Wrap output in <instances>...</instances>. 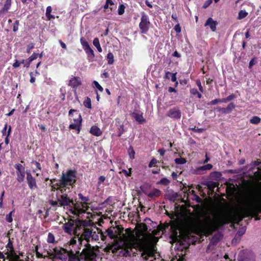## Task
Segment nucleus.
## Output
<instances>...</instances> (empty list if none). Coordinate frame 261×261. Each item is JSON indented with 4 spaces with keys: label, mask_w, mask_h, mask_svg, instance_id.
Returning <instances> with one entry per match:
<instances>
[{
    "label": "nucleus",
    "mask_w": 261,
    "mask_h": 261,
    "mask_svg": "<svg viewBox=\"0 0 261 261\" xmlns=\"http://www.w3.org/2000/svg\"><path fill=\"white\" fill-rule=\"evenodd\" d=\"M259 210L257 200L249 197L244 200L239 212L227 210L204 215L189 211L182 212L177 216L176 226L186 235L191 232L210 234L220 226L234 221L237 216L240 222L246 216L256 215Z\"/></svg>",
    "instance_id": "f257e3e1"
},
{
    "label": "nucleus",
    "mask_w": 261,
    "mask_h": 261,
    "mask_svg": "<svg viewBox=\"0 0 261 261\" xmlns=\"http://www.w3.org/2000/svg\"><path fill=\"white\" fill-rule=\"evenodd\" d=\"M147 230V226L144 223L138 224L135 232L128 228L123 233V228L119 226L111 227L106 232L110 238L114 239V243L107 246L104 250L107 253H115L122 246H127L130 248H138L142 251L143 258L153 261L159 256L154 245L158 238L148 233Z\"/></svg>",
    "instance_id": "f03ea898"
},
{
    "label": "nucleus",
    "mask_w": 261,
    "mask_h": 261,
    "mask_svg": "<svg viewBox=\"0 0 261 261\" xmlns=\"http://www.w3.org/2000/svg\"><path fill=\"white\" fill-rule=\"evenodd\" d=\"M55 179H51V187L54 190L53 196L55 195V199L49 200V204L55 209L57 207L61 206H68L71 214L78 217L86 214V218L89 219L93 218L94 215L89 211L90 208L88 203L89 199L84 197L82 194H79V198L82 200L81 202L74 203L73 201L68 198L66 193L70 190L76 181V172L74 170H69L66 173H63L60 179L54 184Z\"/></svg>",
    "instance_id": "7ed1b4c3"
},
{
    "label": "nucleus",
    "mask_w": 261,
    "mask_h": 261,
    "mask_svg": "<svg viewBox=\"0 0 261 261\" xmlns=\"http://www.w3.org/2000/svg\"><path fill=\"white\" fill-rule=\"evenodd\" d=\"M76 239H70L65 245L66 249L56 248L54 250L55 258L63 261H97L96 253L91 249H83L80 254V245Z\"/></svg>",
    "instance_id": "20e7f679"
},
{
    "label": "nucleus",
    "mask_w": 261,
    "mask_h": 261,
    "mask_svg": "<svg viewBox=\"0 0 261 261\" xmlns=\"http://www.w3.org/2000/svg\"><path fill=\"white\" fill-rule=\"evenodd\" d=\"M76 225L80 227L81 232H78L76 236L71 239L77 240L80 245V250L83 244L87 247L89 242L98 240L99 233L92 228V222L90 220H78Z\"/></svg>",
    "instance_id": "39448f33"
},
{
    "label": "nucleus",
    "mask_w": 261,
    "mask_h": 261,
    "mask_svg": "<svg viewBox=\"0 0 261 261\" xmlns=\"http://www.w3.org/2000/svg\"><path fill=\"white\" fill-rule=\"evenodd\" d=\"M73 112H74L75 114H73L72 116L73 118L71 120V124L69 125V128L70 129H77L79 132L82 121V117L80 113H77L75 110L72 109L69 111V115L71 116Z\"/></svg>",
    "instance_id": "423d86ee"
},
{
    "label": "nucleus",
    "mask_w": 261,
    "mask_h": 261,
    "mask_svg": "<svg viewBox=\"0 0 261 261\" xmlns=\"http://www.w3.org/2000/svg\"><path fill=\"white\" fill-rule=\"evenodd\" d=\"M7 247L8 248L7 251L5 253L7 255L6 257H5V255L3 253L0 252V259H3V261H20L19 257L13 252L12 244L9 243Z\"/></svg>",
    "instance_id": "0eeeda50"
},
{
    "label": "nucleus",
    "mask_w": 261,
    "mask_h": 261,
    "mask_svg": "<svg viewBox=\"0 0 261 261\" xmlns=\"http://www.w3.org/2000/svg\"><path fill=\"white\" fill-rule=\"evenodd\" d=\"M77 221L74 223L73 221L70 220L66 223L63 227L65 232L70 234H74L76 236L78 232L80 231V227L76 225Z\"/></svg>",
    "instance_id": "6e6552de"
},
{
    "label": "nucleus",
    "mask_w": 261,
    "mask_h": 261,
    "mask_svg": "<svg viewBox=\"0 0 261 261\" xmlns=\"http://www.w3.org/2000/svg\"><path fill=\"white\" fill-rule=\"evenodd\" d=\"M149 25L150 22L148 16L146 15L145 13H142L141 21L139 23V28L141 30V32L143 33H146L149 29Z\"/></svg>",
    "instance_id": "1a4fd4ad"
},
{
    "label": "nucleus",
    "mask_w": 261,
    "mask_h": 261,
    "mask_svg": "<svg viewBox=\"0 0 261 261\" xmlns=\"http://www.w3.org/2000/svg\"><path fill=\"white\" fill-rule=\"evenodd\" d=\"M15 168L16 169V174L17 176L16 179L18 182L21 183L24 180L25 171L24 166L20 164H17L15 165Z\"/></svg>",
    "instance_id": "9d476101"
},
{
    "label": "nucleus",
    "mask_w": 261,
    "mask_h": 261,
    "mask_svg": "<svg viewBox=\"0 0 261 261\" xmlns=\"http://www.w3.org/2000/svg\"><path fill=\"white\" fill-rule=\"evenodd\" d=\"M80 42L82 45L83 48L87 54L88 57L93 59L95 56L93 50L90 46L88 42L84 37L81 38Z\"/></svg>",
    "instance_id": "9b49d317"
},
{
    "label": "nucleus",
    "mask_w": 261,
    "mask_h": 261,
    "mask_svg": "<svg viewBox=\"0 0 261 261\" xmlns=\"http://www.w3.org/2000/svg\"><path fill=\"white\" fill-rule=\"evenodd\" d=\"M82 84V81L81 77L72 76L69 80L68 85L74 90V93H76L77 88Z\"/></svg>",
    "instance_id": "f8f14e48"
},
{
    "label": "nucleus",
    "mask_w": 261,
    "mask_h": 261,
    "mask_svg": "<svg viewBox=\"0 0 261 261\" xmlns=\"http://www.w3.org/2000/svg\"><path fill=\"white\" fill-rule=\"evenodd\" d=\"M167 115L172 119H179L180 118L181 114L178 108H173L168 111Z\"/></svg>",
    "instance_id": "ddd939ff"
},
{
    "label": "nucleus",
    "mask_w": 261,
    "mask_h": 261,
    "mask_svg": "<svg viewBox=\"0 0 261 261\" xmlns=\"http://www.w3.org/2000/svg\"><path fill=\"white\" fill-rule=\"evenodd\" d=\"M27 180L30 189L33 190L37 188V184L36 179L32 176L30 171H27Z\"/></svg>",
    "instance_id": "4468645a"
},
{
    "label": "nucleus",
    "mask_w": 261,
    "mask_h": 261,
    "mask_svg": "<svg viewBox=\"0 0 261 261\" xmlns=\"http://www.w3.org/2000/svg\"><path fill=\"white\" fill-rule=\"evenodd\" d=\"M132 117L139 123L145 122V119L143 116V113L141 112H133L131 114Z\"/></svg>",
    "instance_id": "2eb2a0df"
},
{
    "label": "nucleus",
    "mask_w": 261,
    "mask_h": 261,
    "mask_svg": "<svg viewBox=\"0 0 261 261\" xmlns=\"http://www.w3.org/2000/svg\"><path fill=\"white\" fill-rule=\"evenodd\" d=\"M217 25V22L212 18L210 17L207 19L204 25L208 26L213 32H215L216 30Z\"/></svg>",
    "instance_id": "dca6fc26"
},
{
    "label": "nucleus",
    "mask_w": 261,
    "mask_h": 261,
    "mask_svg": "<svg viewBox=\"0 0 261 261\" xmlns=\"http://www.w3.org/2000/svg\"><path fill=\"white\" fill-rule=\"evenodd\" d=\"M222 238V236L220 233H217L215 234L212 238L210 245H208L206 251L208 252L210 248L212 245H215Z\"/></svg>",
    "instance_id": "f3484780"
},
{
    "label": "nucleus",
    "mask_w": 261,
    "mask_h": 261,
    "mask_svg": "<svg viewBox=\"0 0 261 261\" xmlns=\"http://www.w3.org/2000/svg\"><path fill=\"white\" fill-rule=\"evenodd\" d=\"M90 132L95 136H100L102 134L100 129L96 126H93L91 127Z\"/></svg>",
    "instance_id": "a211bd4d"
},
{
    "label": "nucleus",
    "mask_w": 261,
    "mask_h": 261,
    "mask_svg": "<svg viewBox=\"0 0 261 261\" xmlns=\"http://www.w3.org/2000/svg\"><path fill=\"white\" fill-rule=\"evenodd\" d=\"M38 56V54L36 53H33L30 57H29L25 61V64L24 65V67L27 68H29L31 63L36 59Z\"/></svg>",
    "instance_id": "6ab92c4d"
},
{
    "label": "nucleus",
    "mask_w": 261,
    "mask_h": 261,
    "mask_svg": "<svg viewBox=\"0 0 261 261\" xmlns=\"http://www.w3.org/2000/svg\"><path fill=\"white\" fill-rule=\"evenodd\" d=\"M11 6V0H6L3 8L1 10V13H4L8 11Z\"/></svg>",
    "instance_id": "aec40b11"
},
{
    "label": "nucleus",
    "mask_w": 261,
    "mask_h": 261,
    "mask_svg": "<svg viewBox=\"0 0 261 261\" xmlns=\"http://www.w3.org/2000/svg\"><path fill=\"white\" fill-rule=\"evenodd\" d=\"M93 44L94 46L97 48L98 52L101 53L102 51V49L100 46L98 38H95L93 41Z\"/></svg>",
    "instance_id": "412c9836"
},
{
    "label": "nucleus",
    "mask_w": 261,
    "mask_h": 261,
    "mask_svg": "<svg viewBox=\"0 0 261 261\" xmlns=\"http://www.w3.org/2000/svg\"><path fill=\"white\" fill-rule=\"evenodd\" d=\"M248 13L245 10H241L239 11L238 16V19L241 20L245 18Z\"/></svg>",
    "instance_id": "4be33fe9"
},
{
    "label": "nucleus",
    "mask_w": 261,
    "mask_h": 261,
    "mask_svg": "<svg viewBox=\"0 0 261 261\" xmlns=\"http://www.w3.org/2000/svg\"><path fill=\"white\" fill-rule=\"evenodd\" d=\"M235 105L233 103H229L226 108L223 109V112L226 113H230L234 108Z\"/></svg>",
    "instance_id": "5701e85b"
},
{
    "label": "nucleus",
    "mask_w": 261,
    "mask_h": 261,
    "mask_svg": "<svg viewBox=\"0 0 261 261\" xmlns=\"http://www.w3.org/2000/svg\"><path fill=\"white\" fill-rule=\"evenodd\" d=\"M108 63L109 64H112L114 63V56L112 53H109L107 56Z\"/></svg>",
    "instance_id": "b1692460"
},
{
    "label": "nucleus",
    "mask_w": 261,
    "mask_h": 261,
    "mask_svg": "<svg viewBox=\"0 0 261 261\" xmlns=\"http://www.w3.org/2000/svg\"><path fill=\"white\" fill-rule=\"evenodd\" d=\"M128 155H129V158L131 159L132 160L134 159L135 152L132 146H130L128 148Z\"/></svg>",
    "instance_id": "393cba45"
},
{
    "label": "nucleus",
    "mask_w": 261,
    "mask_h": 261,
    "mask_svg": "<svg viewBox=\"0 0 261 261\" xmlns=\"http://www.w3.org/2000/svg\"><path fill=\"white\" fill-rule=\"evenodd\" d=\"M84 105L88 109H91V99L89 97H87L84 101Z\"/></svg>",
    "instance_id": "a878e982"
},
{
    "label": "nucleus",
    "mask_w": 261,
    "mask_h": 261,
    "mask_svg": "<svg viewBox=\"0 0 261 261\" xmlns=\"http://www.w3.org/2000/svg\"><path fill=\"white\" fill-rule=\"evenodd\" d=\"M175 162L176 164H184L187 162V160L185 158H179L175 159Z\"/></svg>",
    "instance_id": "bb28decb"
},
{
    "label": "nucleus",
    "mask_w": 261,
    "mask_h": 261,
    "mask_svg": "<svg viewBox=\"0 0 261 261\" xmlns=\"http://www.w3.org/2000/svg\"><path fill=\"white\" fill-rule=\"evenodd\" d=\"M260 121V118L257 116H253L250 120V122L252 124H258Z\"/></svg>",
    "instance_id": "cd10ccee"
},
{
    "label": "nucleus",
    "mask_w": 261,
    "mask_h": 261,
    "mask_svg": "<svg viewBox=\"0 0 261 261\" xmlns=\"http://www.w3.org/2000/svg\"><path fill=\"white\" fill-rule=\"evenodd\" d=\"M47 241L49 243H54L55 242V237L50 232L48 234Z\"/></svg>",
    "instance_id": "c85d7f7f"
},
{
    "label": "nucleus",
    "mask_w": 261,
    "mask_h": 261,
    "mask_svg": "<svg viewBox=\"0 0 261 261\" xmlns=\"http://www.w3.org/2000/svg\"><path fill=\"white\" fill-rule=\"evenodd\" d=\"M161 194L160 191L159 190H155L149 193V196L151 197H153L154 196L156 197L159 196Z\"/></svg>",
    "instance_id": "c756f323"
},
{
    "label": "nucleus",
    "mask_w": 261,
    "mask_h": 261,
    "mask_svg": "<svg viewBox=\"0 0 261 261\" xmlns=\"http://www.w3.org/2000/svg\"><path fill=\"white\" fill-rule=\"evenodd\" d=\"M14 212V210H13L6 215V219L8 222H11L13 221L12 214Z\"/></svg>",
    "instance_id": "7c9ffc66"
},
{
    "label": "nucleus",
    "mask_w": 261,
    "mask_h": 261,
    "mask_svg": "<svg viewBox=\"0 0 261 261\" xmlns=\"http://www.w3.org/2000/svg\"><path fill=\"white\" fill-rule=\"evenodd\" d=\"M125 6L121 4L119 6L118 9V13L119 15H122L124 13Z\"/></svg>",
    "instance_id": "2f4dec72"
},
{
    "label": "nucleus",
    "mask_w": 261,
    "mask_h": 261,
    "mask_svg": "<svg viewBox=\"0 0 261 261\" xmlns=\"http://www.w3.org/2000/svg\"><path fill=\"white\" fill-rule=\"evenodd\" d=\"M93 84L94 85L95 87L100 91L102 92L103 91V88L99 85V84L96 81H94L93 82Z\"/></svg>",
    "instance_id": "473e14b6"
},
{
    "label": "nucleus",
    "mask_w": 261,
    "mask_h": 261,
    "mask_svg": "<svg viewBox=\"0 0 261 261\" xmlns=\"http://www.w3.org/2000/svg\"><path fill=\"white\" fill-rule=\"evenodd\" d=\"M114 5V3L112 0H106V3L103 6L105 9H107L109 8V6H112Z\"/></svg>",
    "instance_id": "72a5a7b5"
},
{
    "label": "nucleus",
    "mask_w": 261,
    "mask_h": 261,
    "mask_svg": "<svg viewBox=\"0 0 261 261\" xmlns=\"http://www.w3.org/2000/svg\"><path fill=\"white\" fill-rule=\"evenodd\" d=\"M212 167H213V166L211 164H206L205 165L202 166L200 168V169L203 170H210L212 168Z\"/></svg>",
    "instance_id": "f704fd0d"
},
{
    "label": "nucleus",
    "mask_w": 261,
    "mask_h": 261,
    "mask_svg": "<svg viewBox=\"0 0 261 261\" xmlns=\"http://www.w3.org/2000/svg\"><path fill=\"white\" fill-rule=\"evenodd\" d=\"M19 21L18 20L15 21L13 26V31L16 32L18 30Z\"/></svg>",
    "instance_id": "c9c22d12"
},
{
    "label": "nucleus",
    "mask_w": 261,
    "mask_h": 261,
    "mask_svg": "<svg viewBox=\"0 0 261 261\" xmlns=\"http://www.w3.org/2000/svg\"><path fill=\"white\" fill-rule=\"evenodd\" d=\"M157 162H158V161L155 159H154V158L152 159V160H151V161L150 162V163L148 165V167L149 168H151L152 167L154 166V165L157 163Z\"/></svg>",
    "instance_id": "e433bc0d"
},
{
    "label": "nucleus",
    "mask_w": 261,
    "mask_h": 261,
    "mask_svg": "<svg viewBox=\"0 0 261 261\" xmlns=\"http://www.w3.org/2000/svg\"><path fill=\"white\" fill-rule=\"evenodd\" d=\"M176 73H172L171 75V79L172 82H175V85L177 86L178 84V82L176 81Z\"/></svg>",
    "instance_id": "4c0bfd02"
},
{
    "label": "nucleus",
    "mask_w": 261,
    "mask_h": 261,
    "mask_svg": "<svg viewBox=\"0 0 261 261\" xmlns=\"http://www.w3.org/2000/svg\"><path fill=\"white\" fill-rule=\"evenodd\" d=\"M30 82L31 83H34L36 81V79H35L36 74H34V73L33 72H31V73H30Z\"/></svg>",
    "instance_id": "58836bf2"
},
{
    "label": "nucleus",
    "mask_w": 261,
    "mask_h": 261,
    "mask_svg": "<svg viewBox=\"0 0 261 261\" xmlns=\"http://www.w3.org/2000/svg\"><path fill=\"white\" fill-rule=\"evenodd\" d=\"M131 170L132 169L130 168L129 169V171H127L125 169H123L120 172V173H123L126 176H129L131 175Z\"/></svg>",
    "instance_id": "ea45409f"
},
{
    "label": "nucleus",
    "mask_w": 261,
    "mask_h": 261,
    "mask_svg": "<svg viewBox=\"0 0 261 261\" xmlns=\"http://www.w3.org/2000/svg\"><path fill=\"white\" fill-rule=\"evenodd\" d=\"M256 63V59L255 58L252 59L249 63V68H251Z\"/></svg>",
    "instance_id": "a19ab883"
},
{
    "label": "nucleus",
    "mask_w": 261,
    "mask_h": 261,
    "mask_svg": "<svg viewBox=\"0 0 261 261\" xmlns=\"http://www.w3.org/2000/svg\"><path fill=\"white\" fill-rule=\"evenodd\" d=\"M34 47V45L33 43L30 44L27 46V51L28 53H30L31 50L33 49Z\"/></svg>",
    "instance_id": "79ce46f5"
},
{
    "label": "nucleus",
    "mask_w": 261,
    "mask_h": 261,
    "mask_svg": "<svg viewBox=\"0 0 261 261\" xmlns=\"http://www.w3.org/2000/svg\"><path fill=\"white\" fill-rule=\"evenodd\" d=\"M52 11V8H51V6H48L47 8H46V16H48V15L50 14H51V12Z\"/></svg>",
    "instance_id": "37998d69"
},
{
    "label": "nucleus",
    "mask_w": 261,
    "mask_h": 261,
    "mask_svg": "<svg viewBox=\"0 0 261 261\" xmlns=\"http://www.w3.org/2000/svg\"><path fill=\"white\" fill-rule=\"evenodd\" d=\"M7 128H8V124H6L5 126H4V127L3 128V129L2 131V133L3 136H6L7 135L6 131H7Z\"/></svg>",
    "instance_id": "c03bdc74"
},
{
    "label": "nucleus",
    "mask_w": 261,
    "mask_h": 261,
    "mask_svg": "<svg viewBox=\"0 0 261 261\" xmlns=\"http://www.w3.org/2000/svg\"><path fill=\"white\" fill-rule=\"evenodd\" d=\"M196 83H197V85L199 88V90L201 92H203V88L202 87V85H201V82L200 81H197L196 82Z\"/></svg>",
    "instance_id": "a18cd8bd"
},
{
    "label": "nucleus",
    "mask_w": 261,
    "mask_h": 261,
    "mask_svg": "<svg viewBox=\"0 0 261 261\" xmlns=\"http://www.w3.org/2000/svg\"><path fill=\"white\" fill-rule=\"evenodd\" d=\"M32 163L33 164H34L35 165V166L36 167V168H38L39 170H41V167L40 164L38 162H36V161H33L32 162Z\"/></svg>",
    "instance_id": "49530a36"
},
{
    "label": "nucleus",
    "mask_w": 261,
    "mask_h": 261,
    "mask_svg": "<svg viewBox=\"0 0 261 261\" xmlns=\"http://www.w3.org/2000/svg\"><path fill=\"white\" fill-rule=\"evenodd\" d=\"M20 65V63L18 60H16L15 62L13 64V67L14 68L18 67Z\"/></svg>",
    "instance_id": "de8ad7c7"
},
{
    "label": "nucleus",
    "mask_w": 261,
    "mask_h": 261,
    "mask_svg": "<svg viewBox=\"0 0 261 261\" xmlns=\"http://www.w3.org/2000/svg\"><path fill=\"white\" fill-rule=\"evenodd\" d=\"M123 125H121L119 128V133L118 134V136L120 137L121 136V135L122 134L123 132Z\"/></svg>",
    "instance_id": "09e8293b"
},
{
    "label": "nucleus",
    "mask_w": 261,
    "mask_h": 261,
    "mask_svg": "<svg viewBox=\"0 0 261 261\" xmlns=\"http://www.w3.org/2000/svg\"><path fill=\"white\" fill-rule=\"evenodd\" d=\"M174 30L176 33H180L181 29L179 24H176L174 27Z\"/></svg>",
    "instance_id": "8fccbe9b"
},
{
    "label": "nucleus",
    "mask_w": 261,
    "mask_h": 261,
    "mask_svg": "<svg viewBox=\"0 0 261 261\" xmlns=\"http://www.w3.org/2000/svg\"><path fill=\"white\" fill-rule=\"evenodd\" d=\"M190 92L193 95H196L198 93V92L196 89H192L190 90Z\"/></svg>",
    "instance_id": "3c124183"
},
{
    "label": "nucleus",
    "mask_w": 261,
    "mask_h": 261,
    "mask_svg": "<svg viewBox=\"0 0 261 261\" xmlns=\"http://www.w3.org/2000/svg\"><path fill=\"white\" fill-rule=\"evenodd\" d=\"M235 96L233 94H231L229 96H228L227 97H226V100H228V101H229L234 98Z\"/></svg>",
    "instance_id": "603ef678"
},
{
    "label": "nucleus",
    "mask_w": 261,
    "mask_h": 261,
    "mask_svg": "<svg viewBox=\"0 0 261 261\" xmlns=\"http://www.w3.org/2000/svg\"><path fill=\"white\" fill-rule=\"evenodd\" d=\"M161 182H162V183H164L165 184H168L169 182V181L167 178H164L161 179Z\"/></svg>",
    "instance_id": "864d4df0"
},
{
    "label": "nucleus",
    "mask_w": 261,
    "mask_h": 261,
    "mask_svg": "<svg viewBox=\"0 0 261 261\" xmlns=\"http://www.w3.org/2000/svg\"><path fill=\"white\" fill-rule=\"evenodd\" d=\"M218 102H219V99H215V100H213L211 101L210 102V104H211V105H214L217 104V103H218Z\"/></svg>",
    "instance_id": "5fc2aeb1"
},
{
    "label": "nucleus",
    "mask_w": 261,
    "mask_h": 261,
    "mask_svg": "<svg viewBox=\"0 0 261 261\" xmlns=\"http://www.w3.org/2000/svg\"><path fill=\"white\" fill-rule=\"evenodd\" d=\"M173 56L174 57H177V58L180 57V55L177 51H175L173 53Z\"/></svg>",
    "instance_id": "6e6d98bb"
},
{
    "label": "nucleus",
    "mask_w": 261,
    "mask_h": 261,
    "mask_svg": "<svg viewBox=\"0 0 261 261\" xmlns=\"http://www.w3.org/2000/svg\"><path fill=\"white\" fill-rule=\"evenodd\" d=\"M105 177L103 176H100L99 177V182H102L105 180Z\"/></svg>",
    "instance_id": "4d7b16f0"
},
{
    "label": "nucleus",
    "mask_w": 261,
    "mask_h": 261,
    "mask_svg": "<svg viewBox=\"0 0 261 261\" xmlns=\"http://www.w3.org/2000/svg\"><path fill=\"white\" fill-rule=\"evenodd\" d=\"M11 133V126L10 125L9 126V128H8V130L7 133V137H9V136L10 135Z\"/></svg>",
    "instance_id": "13d9d810"
},
{
    "label": "nucleus",
    "mask_w": 261,
    "mask_h": 261,
    "mask_svg": "<svg viewBox=\"0 0 261 261\" xmlns=\"http://www.w3.org/2000/svg\"><path fill=\"white\" fill-rule=\"evenodd\" d=\"M168 91L169 92H176V90H175V89L174 88H172V87H169L168 89Z\"/></svg>",
    "instance_id": "bf43d9fd"
},
{
    "label": "nucleus",
    "mask_w": 261,
    "mask_h": 261,
    "mask_svg": "<svg viewBox=\"0 0 261 261\" xmlns=\"http://www.w3.org/2000/svg\"><path fill=\"white\" fill-rule=\"evenodd\" d=\"M145 3L146 5L149 7V8H152V5L151 4V3L148 1V0H145Z\"/></svg>",
    "instance_id": "052dcab7"
},
{
    "label": "nucleus",
    "mask_w": 261,
    "mask_h": 261,
    "mask_svg": "<svg viewBox=\"0 0 261 261\" xmlns=\"http://www.w3.org/2000/svg\"><path fill=\"white\" fill-rule=\"evenodd\" d=\"M46 17H47V19L48 20H50L51 19H55V16L54 15H51V14L48 15Z\"/></svg>",
    "instance_id": "680f3d73"
},
{
    "label": "nucleus",
    "mask_w": 261,
    "mask_h": 261,
    "mask_svg": "<svg viewBox=\"0 0 261 261\" xmlns=\"http://www.w3.org/2000/svg\"><path fill=\"white\" fill-rule=\"evenodd\" d=\"M159 152L161 155H163L165 154V150L164 149H161L159 150Z\"/></svg>",
    "instance_id": "e2e57ef3"
},
{
    "label": "nucleus",
    "mask_w": 261,
    "mask_h": 261,
    "mask_svg": "<svg viewBox=\"0 0 261 261\" xmlns=\"http://www.w3.org/2000/svg\"><path fill=\"white\" fill-rule=\"evenodd\" d=\"M171 176L173 179H176L177 175L176 173L173 172L172 173Z\"/></svg>",
    "instance_id": "0e129e2a"
},
{
    "label": "nucleus",
    "mask_w": 261,
    "mask_h": 261,
    "mask_svg": "<svg viewBox=\"0 0 261 261\" xmlns=\"http://www.w3.org/2000/svg\"><path fill=\"white\" fill-rule=\"evenodd\" d=\"M14 111H15V109H12V110H11L9 113H8V114H6V115H7V116H11V115L13 114V113H14Z\"/></svg>",
    "instance_id": "69168bd1"
},
{
    "label": "nucleus",
    "mask_w": 261,
    "mask_h": 261,
    "mask_svg": "<svg viewBox=\"0 0 261 261\" xmlns=\"http://www.w3.org/2000/svg\"><path fill=\"white\" fill-rule=\"evenodd\" d=\"M60 43L62 48H66V45L64 42H62L61 41H60Z\"/></svg>",
    "instance_id": "338daca9"
},
{
    "label": "nucleus",
    "mask_w": 261,
    "mask_h": 261,
    "mask_svg": "<svg viewBox=\"0 0 261 261\" xmlns=\"http://www.w3.org/2000/svg\"><path fill=\"white\" fill-rule=\"evenodd\" d=\"M172 73L168 71L167 72H166V74H165V77L166 78H167V79H169V75L171 76Z\"/></svg>",
    "instance_id": "774afa93"
}]
</instances>
